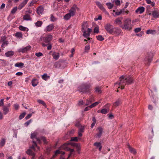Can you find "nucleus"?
I'll return each instance as SVG.
<instances>
[{
	"instance_id": "nucleus-1",
	"label": "nucleus",
	"mask_w": 159,
	"mask_h": 159,
	"mask_svg": "<svg viewBox=\"0 0 159 159\" xmlns=\"http://www.w3.org/2000/svg\"><path fill=\"white\" fill-rule=\"evenodd\" d=\"M120 82H117L116 84H118L119 86L118 88H121V89H124L125 86L127 84H129L131 83L133 80L131 76H127L125 75H123L120 78Z\"/></svg>"
},
{
	"instance_id": "nucleus-2",
	"label": "nucleus",
	"mask_w": 159,
	"mask_h": 159,
	"mask_svg": "<svg viewBox=\"0 0 159 159\" xmlns=\"http://www.w3.org/2000/svg\"><path fill=\"white\" fill-rule=\"evenodd\" d=\"M38 134V132L37 131H35L31 133V138L33 140L32 143H33V142L34 141H35V143L36 144H37L36 143H40L41 141H43L44 143H46V139L45 137H42L40 138V139H39L37 138Z\"/></svg>"
},
{
	"instance_id": "nucleus-3",
	"label": "nucleus",
	"mask_w": 159,
	"mask_h": 159,
	"mask_svg": "<svg viewBox=\"0 0 159 159\" xmlns=\"http://www.w3.org/2000/svg\"><path fill=\"white\" fill-rule=\"evenodd\" d=\"M131 19L127 18L124 20V24L121 25L120 27L123 29L130 30L133 27V25L131 24Z\"/></svg>"
},
{
	"instance_id": "nucleus-4",
	"label": "nucleus",
	"mask_w": 159,
	"mask_h": 159,
	"mask_svg": "<svg viewBox=\"0 0 159 159\" xmlns=\"http://www.w3.org/2000/svg\"><path fill=\"white\" fill-rule=\"evenodd\" d=\"M33 149L34 151L36 152L39 150V148L37 145V144L35 143V141H34L32 145L28 149L26 152V153L29 155L32 156H35V154L34 153L31 149Z\"/></svg>"
},
{
	"instance_id": "nucleus-5",
	"label": "nucleus",
	"mask_w": 159,
	"mask_h": 159,
	"mask_svg": "<svg viewBox=\"0 0 159 159\" xmlns=\"http://www.w3.org/2000/svg\"><path fill=\"white\" fill-rule=\"evenodd\" d=\"M70 145L73 146V143L71 142H67L65 143H64L61 146V148H60L61 150V149H62L66 151L70 152V153L67 159H68L69 157H70L72 154L73 152H74V149H70L69 148V146Z\"/></svg>"
},
{
	"instance_id": "nucleus-6",
	"label": "nucleus",
	"mask_w": 159,
	"mask_h": 159,
	"mask_svg": "<svg viewBox=\"0 0 159 159\" xmlns=\"http://www.w3.org/2000/svg\"><path fill=\"white\" fill-rule=\"evenodd\" d=\"M91 85L90 84H83L78 88L79 91L83 93H89L90 92L89 88Z\"/></svg>"
},
{
	"instance_id": "nucleus-7",
	"label": "nucleus",
	"mask_w": 159,
	"mask_h": 159,
	"mask_svg": "<svg viewBox=\"0 0 159 159\" xmlns=\"http://www.w3.org/2000/svg\"><path fill=\"white\" fill-rule=\"evenodd\" d=\"M52 39V36L51 34H48L44 37H41V40L45 43H49Z\"/></svg>"
},
{
	"instance_id": "nucleus-8",
	"label": "nucleus",
	"mask_w": 159,
	"mask_h": 159,
	"mask_svg": "<svg viewBox=\"0 0 159 159\" xmlns=\"http://www.w3.org/2000/svg\"><path fill=\"white\" fill-rule=\"evenodd\" d=\"M79 10V8L75 4H74L69 10V13L73 16H74L77 11Z\"/></svg>"
},
{
	"instance_id": "nucleus-9",
	"label": "nucleus",
	"mask_w": 159,
	"mask_h": 159,
	"mask_svg": "<svg viewBox=\"0 0 159 159\" xmlns=\"http://www.w3.org/2000/svg\"><path fill=\"white\" fill-rule=\"evenodd\" d=\"M31 47L29 45L25 47H22L20 48L18 50V52H21L23 53L26 52L27 51L30 50L31 49Z\"/></svg>"
},
{
	"instance_id": "nucleus-10",
	"label": "nucleus",
	"mask_w": 159,
	"mask_h": 159,
	"mask_svg": "<svg viewBox=\"0 0 159 159\" xmlns=\"http://www.w3.org/2000/svg\"><path fill=\"white\" fill-rule=\"evenodd\" d=\"M113 27L110 23H108L104 26V28L107 33L111 34Z\"/></svg>"
},
{
	"instance_id": "nucleus-11",
	"label": "nucleus",
	"mask_w": 159,
	"mask_h": 159,
	"mask_svg": "<svg viewBox=\"0 0 159 159\" xmlns=\"http://www.w3.org/2000/svg\"><path fill=\"white\" fill-rule=\"evenodd\" d=\"M121 30L120 29L118 28L113 27L112 28V30L111 34H116L117 35H119L121 33Z\"/></svg>"
},
{
	"instance_id": "nucleus-12",
	"label": "nucleus",
	"mask_w": 159,
	"mask_h": 159,
	"mask_svg": "<svg viewBox=\"0 0 159 159\" xmlns=\"http://www.w3.org/2000/svg\"><path fill=\"white\" fill-rule=\"evenodd\" d=\"M83 33V36L85 38L88 37L90 35L91 32L92 31L91 29H88L87 30L82 31Z\"/></svg>"
},
{
	"instance_id": "nucleus-13",
	"label": "nucleus",
	"mask_w": 159,
	"mask_h": 159,
	"mask_svg": "<svg viewBox=\"0 0 159 159\" xmlns=\"http://www.w3.org/2000/svg\"><path fill=\"white\" fill-rule=\"evenodd\" d=\"M43 11L44 8L43 7L40 6L37 8L36 12L39 15H40L43 14Z\"/></svg>"
},
{
	"instance_id": "nucleus-14",
	"label": "nucleus",
	"mask_w": 159,
	"mask_h": 159,
	"mask_svg": "<svg viewBox=\"0 0 159 159\" xmlns=\"http://www.w3.org/2000/svg\"><path fill=\"white\" fill-rule=\"evenodd\" d=\"M53 58L55 60H58L60 57V54L59 52H53L52 54Z\"/></svg>"
},
{
	"instance_id": "nucleus-15",
	"label": "nucleus",
	"mask_w": 159,
	"mask_h": 159,
	"mask_svg": "<svg viewBox=\"0 0 159 159\" xmlns=\"http://www.w3.org/2000/svg\"><path fill=\"white\" fill-rule=\"evenodd\" d=\"M61 154L64 155L65 154V152H64L61 151V149H58L55 152V154L50 159H54V157L58 154Z\"/></svg>"
},
{
	"instance_id": "nucleus-16",
	"label": "nucleus",
	"mask_w": 159,
	"mask_h": 159,
	"mask_svg": "<svg viewBox=\"0 0 159 159\" xmlns=\"http://www.w3.org/2000/svg\"><path fill=\"white\" fill-rule=\"evenodd\" d=\"M28 0H23V1L20 4L18 7V9L20 10L26 4Z\"/></svg>"
},
{
	"instance_id": "nucleus-17",
	"label": "nucleus",
	"mask_w": 159,
	"mask_h": 159,
	"mask_svg": "<svg viewBox=\"0 0 159 159\" xmlns=\"http://www.w3.org/2000/svg\"><path fill=\"white\" fill-rule=\"evenodd\" d=\"M88 24L87 22H84L82 25V31L87 30L88 28Z\"/></svg>"
},
{
	"instance_id": "nucleus-18",
	"label": "nucleus",
	"mask_w": 159,
	"mask_h": 159,
	"mask_svg": "<svg viewBox=\"0 0 159 159\" xmlns=\"http://www.w3.org/2000/svg\"><path fill=\"white\" fill-rule=\"evenodd\" d=\"M123 19L122 17H118L115 20V23L118 25H121L122 24V20Z\"/></svg>"
},
{
	"instance_id": "nucleus-19",
	"label": "nucleus",
	"mask_w": 159,
	"mask_h": 159,
	"mask_svg": "<svg viewBox=\"0 0 159 159\" xmlns=\"http://www.w3.org/2000/svg\"><path fill=\"white\" fill-rule=\"evenodd\" d=\"M145 10V8L143 7H141L138 8L135 11L136 13H139V14L142 13Z\"/></svg>"
},
{
	"instance_id": "nucleus-20",
	"label": "nucleus",
	"mask_w": 159,
	"mask_h": 159,
	"mask_svg": "<svg viewBox=\"0 0 159 159\" xmlns=\"http://www.w3.org/2000/svg\"><path fill=\"white\" fill-rule=\"evenodd\" d=\"M152 16L154 18H159V11L156 10L153 11Z\"/></svg>"
},
{
	"instance_id": "nucleus-21",
	"label": "nucleus",
	"mask_w": 159,
	"mask_h": 159,
	"mask_svg": "<svg viewBox=\"0 0 159 159\" xmlns=\"http://www.w3.org/2000/svg\"><path fill=\"white\" fill-rule=\"evenodd\" d=\"M98 132L97 135L98 138H100L103 132V129L102 127H100L98 128Z\"/></svg>"
},
{
	"instance_id": "nucleus-22",
	"label": "nucleus",
	"mask_w": 159,
	"mask_h": 159,
	"mask_svg": "<svg viewBox=\"0 0 159 159\" xmlns=\"http://www.w3.org/2000/svg\"><path fill=\"white\" fill-rule=\"evenodd\" d=\"M53 28V25L52 24H50L46 27L45 31H46L50 32L51 31Z\"/></svg>"
},
{
	"instance_id": "nucleus-23",
	"label": "nucleus",
	"mask_w": 159,
	"mask_h": 159,
	"mask_svg": "<svg viewBox=\"0 0 159 159\" xmlns=\"http://www.w3.org/2000/svg\"><path fill=\"white\" fill-rule=\"evenodd\" d=\"M38 83V81L36 79H33L31 81L32 85L33 87H35L37 86Z\"/></svg>"
},
{
	"instance_id": "nucleus-24",
	"label": "nucleus",
	"mask_w": 159,
	"mask_h": 159,
	"mask_svg": "<svg viewBox=\"0 0 159 159\" xmlns=\"http://www.w3.org/2000/svg\"><path fill=\"white\" fill-rule=\"evenodd\" d=\"M73 146H75L76 147L77 151L78 153H80V151L81 149V147L80 145V144L73 143Z\"/></svg>"
},
{
	"instance_id": "nucleus-25",
	"label": "nucleus",
	"mask_w": 159,
	"mask_h": 159,
	"mask_svg": "<svg viewBox=\"0 0 159 159\" xmlns=\"http://www.w3.org/2000/svg\"><path fill=\"white\" fill-rule=\"evenodd\" d=\"M121 103V102L120 100L118 99L115 102L113 103V105L114 107H116L120 105Z\"/></svg>"
},
{
	"instance_id": "nucleus-26",
	"label": "nucleus",
	"mask_w": 159,
	"mask_h": 159,
	"mask_svg": "<svg viewBox=\"0 0 159 159\" xmlns=\"http://www.w3.org/2000/svg\"><path fill=\"white\" fill-rule=\"evenodd\" d=\"M15 36L17 38L21 39L22 38L23 35L21 32H18L15 34Z\"/></svg>"
},
{
	"instance_id": "nucleus-27",
	"label": "nucleus",
	"mask_w": 159,
	"mask_h": 159,
	"mask_svg": "<svg viewBox=\"0 0 159 159\" xmlns=\"http://www.w3.org/2000/svg\"><path fill=\"white\" fill-rule=\"evenodd\" d=\"M3 113L4 115L7 114L9 112V109L7 107L4 106L3 107Z\"/></svg>"
},
{
	"instance_id": "nucleus-28",
	"label": "nucleus",
	"mask_w": 159,
	"mask_h": 159,
	"mask_svg": "<svg viewBox=\"0 0 159 159\" xmlns=\"http://www.w3.org/2000/svg\"><path fill=\"white\" fill-rule=\"evenodd\" d=\"M23 19L24 20H31V19L30 18V16L28 14H26L24 16Z\"/></svg>"
},
{
	"instance_id": "nucleus-29",
	"label": "nucleus",
	"mask_w": 159,
	"mask_h": 159,
	"mask_svg": "<svg viewBox=\"0 0 159 159\" xmlns=\"http://www.w3.org/2000/svg\"><path fill=\"white\" fill-rule=\"evenodd\" d=\"M14 54V52L12 51H8L5 53L6 56L7 57H10L13 56Z\"/></svg>"
},
{
	"instance_id": "nucleus-30",
	"label": "nucleus",
	"mask_w": 159,
	"mask_h": 159,
	"mask_svg": "<svg viewBox=\"0 0 159 159\" xmlns=\"http://www.w3.org/2000/svg\"><path fill=\"white\" fill-rule=\"evenodd\" d=\"M96 4L98 7L101 10H102L104 8L102 4L99 2H96Z\"/></svg>"
},
{
	"instance_id": "nucleus-31",
	"label": "nucleus",
	"mask_w": 159,
	"mask_h": 159,
	"mask_svg": "<svg viewBox=\"0 0 159 159\" xmlns=\"http://www.w3.org/2000/svg\"><path fill=\"white\" fill-rule=\"evenodd\" d=\"M19 29L20 30L23 31H28L29 30V29L27 28L22 25L20 26L19 27Z\"/></svg>"
},
{
	"instance_id": "nucleus-32",
	"label": "nucleus",
	"mask_w": 159,
	"mask_h": 159,
	"mask_svg": "<svg viewBox=\"0 0 159 159\" xmlns=\"http://www.w3.org/2000/svg\"><path fill=\"white\" fill-rule=\"evenodd\" d=\"M73 16L69 12L66 14L64 16V18L66 20H68L70 18Z\"/></svg>"
},
{
	"instance_id": "nucleus-33",
	"label": "nucleus",
	"mask_w": 159,
	"mask_h": 159,
	"mask_svg": "<svg viewBox=\"0 0 159 159\" xmlns=\"http://www.w3.org/2000/svg\"><path fill=\"white\" fill-rule=\"evenodd\" d=\"M42 45L44 47H45L47 45H48V46L47 47V49L48 50H51L52 48V45L50 43H47V44H45L44 43H42Z\"/></svg>"
},
{
	"instance_id": "nucleus-34",
	"label": "nucleus",
	"mask_w": 159,
	"mask_h": 159,
	"mask_svg": "<svg viewBox=\"0 0 159 159\" xmlns=\"http://www.w3.org/2000/svg\"><path fill=\"white\" fill-rule=\"evenodd\" d=\"M156 31L155 30H148L146 31V33L147 34H154L156 33Z\"/></svg>"
},
{
	"instance_id": "nucleus-35",
	"label": "nucleus",
	"mask_w": 159,
	"mask_h": 159,
	"mask_svg": "<svg viewBox=\"0 0 159 159\" xmlns=\"http://www.w3.org/2000/svg\"><path fill=\"white\" fill-rule=\"evenodd\" d=\"M35 24L36 27H40L42 26L43 24V22L39 20L36 22Z\"/></svg>"
},
{
	"instance_id": "nucleus-36",
	"label": "nucleus",
	"mask_w": 159,
	"mask_h": 159,
	"mask_svg": "<svg viewBox=\"0 0 159 159\" xmlns=\"http://www.w3.org/2000/svg\"><path fill=\"white\" fill-rule=\"evenodd\" d=\"M128 148L129 150V151L132 153L135 154L136 153V151L133 148H132L130 146H128Z\"/></svg>"
},
{
	"instance_id": "nucleus-37",
	"label": "nucleus",
	"mask_w": 159,
	"mask_h": 159,
	"mask_svg": "<svg viewBox=\"0 0 159 159\" xmlns=\"http://www.w3.org/2000/svg\"><path fill=\"white\" fill-rule=\"evenodd\" d=\"M50 78V76L48 75L47 74H44L42 76V78L45 80H46L48 79H49Z\"/></svg>"
},
{
	"instance_id": "nucleus-38",
	"label": "nucleus",
	"mask_w": 159,
	"mask_h": 159,
	"mask_svg": "<svg viewBox=\"0 0 159 159\" xmlns=\"http://www.w3.org/2000/svg\"><path fill=\"white\" fill-rule=\"evenodd\" d=\"M24 65V64L23 63H17L15 64V66L16 67H22Z\"/></svg>"
},
{
	"instance_id": "nucleus-39",
	"label": "nucleus",
	"mask_w": 159,
	"mask_h": 159,
	"mask_svg": "<svg viewBox=\"0 0 159 159\" xmlns=\"http://www.w3.org/2000/svg\"><path fill=\"white\" fill-rule=\"evenodd\" d=\"M100 102L101 101H99L98 102H96L94 103H93V104H92V105H90L89 106V107L90 108H92L97 105L99 103H100Z\"/></svg>"
},
{
	"instance_id": "nucleus-40",
	"label": "nucleus",
	"mask_w": 159,
	"mask_h": 159,
	"mask_svg": "<svg viewBox=\"0 0 159 159\" xmlns=\"http://www.w3.org/2000/svg\"><path fill=\"white\" fill-rule=\"evenodd\" d=\"M61 66V64L58 62H55L54 65V67L56 68H59Z\"/></svg>"
},
{
	"instance_id": "nucleus-41",
	"label": "nucleus",
	"mask_w": 159,
	"mask_h": 159,
	"mask_svg": "<svg viewBox=\"0 0 159 159\" xmlns=\"http://www.w3.org/2000/svg\"><path fill=\"white\" fill-rule=\"evenodd\" d=\"M97 39L99 41H102L104 40V38L102 35H99L96 36Z\"/></svg>"
},
{
	"instance_id": "nucleus-42",
	"label": "nucleus",
	"mask_w": 159,
	"mask_h": 159,
	"mask_svg": "<svg viewBox=\"0 0 159 159\" xmlns=\"http://www.w3.org/2000/svg\"><path fill=\"white\" fill-rule=\"evenodd\" d=\"M5 143V140L4 139H2L0 142V147H2L3 146Z\"/></svg>"
},
{
	"instance_id": "nucleus-43",
	"label": "nucleus",
	"mask_w": 159,
	"mask_h": 159,
	"mask_svg": "<svg viewBox=\"0 0 159 159\" xmlns=\"http://www.w3.org/2000/svg\"><path fill=\"white\" fill-rule=\"evenodd\" d=\"M106 5L108 7V8L109 9L112 8L113 7V5L110 2H107L106 3Z\"/></svg>"
},
{
	"instance_id": "nucleus-44",
	"label": "nucleus",
	"mask_w": 159,
	"mask_h": 159,
	"mask_svg": "<svg viewBox=\"0 0 159 159\" xmlns=\"http://www.w3.org/2000/svg\"><path fill=\"white\" fill-rule=\"evenodd\" d=\"M37 102L39 104H42L44 107H46V104L43 101L39 99L37 100Z\"/></svg>"
},
{
	"instance_id": "nucleus-45",
	"label": "nucleus",
	"mask_w": 159,
	"mask_h": 159,
	"mask_svg": "<svg viewBox=\"0 0 159 159\" xmlns=\"http://www.w3.org/2000/svg\"><path fill=\"white\" fill-rule=\"evenodd\" d=\"M8 44V41H5L4 42H3V43L1 45V47L3 48H5V47H6L7 46V45Z\"/></svg>"
},
{
	"instance_id": "nucleus-46",
	"label": "nucleus",
	"mask_w": 159,
	"mask_h": 159,
	"mask_svg": "<svg viewBox=\"0 0 159 159\" xmlns=\"http://www.w3.org/2000/svg\"><path fill=\"white\" fill-rule=\"evenodd\" d=\"M90 49V46L89 45L85 46L84 48V52H88Z\"/></svg>"
},
{
	"instance_id": "nucleus-47",
	"label": "nucleus",
	"mask_w": 159,
	"mask_h": 159,
	"mask_svg": "<svg viewBox=\"0 0 159 159\" xmlns=\"http://www.w3.org/2000/svg\"><path fill=\"white\" fill-rule=\"evenodd\" d=\"M26 114V113L25 112H24L22 113L19 116V120H21L23 119L25 116Z\"/></svg>"
},
{
	"instance_id": "nucleus-48",
	"label": "nucleus",
	"mask_w": 159,
	"mask_h": 159,
	"mask_svg": "<svg viewBox=\"0 0 159 159\" xmlns=\"http://www.w3.org/2000/svg\"><path fill=\"white\" fill-rule=\"evenodd\" d=\"M100 112L102 114H106L107 113V110L106 109L103 108L100 111Z\"/></svg>"
},
{
	"instance_id": "nucleus-49",
	"label": "nucleus",
	"mask_w": 159,
	"mask_h": 159,
	"mask_svg": "<svg viewBox=\"0 0 159 159\" xmlns=\"http://www.w3.org/2000/svg\"><path fill=\"white\" fill-rule=\"evenodd\" d=\"M94 32L95 33H98L99 32V29L98 26L96 27L94 30Z\"/></svg>"
},
{
	"instance_id": "nucleus-50",
	"label": "nucleus",
	"mask_w": 159,
	"mask_h": 159,
	"mask_svg": "<svg viewBox=\"0 0 159 159\" xmlns=\"http://www.w3.org/2000/svg\"><path fill=\"white\" fill-rule=\"evenodd\" d=\"M17 10V7H14L11 11V13L14 14Z\"/></svg>"
},
{
	"instance_id": "nucleus-51",
	"label": "nucleus",
	"mask_w": 159,
	"mask_h": 159,
	"mask_svg": "<svg viewBox=\"0 0 159 159\" xmlns=\"http://www.w3.org/2000/svg\"><path fill=\"white\" fill-rule=\"evenodd\" d=\"M95 92L98 93H101V91L100 88L97 87L95 89Z\"/></svg>"
},
{
	"instance_id": "nucleus-52",
	"label": "nucleus",
	"mask_w": 159,
	"mask_h": 159,
	"mask_svg": "<svg viewBox=\"0 0 159 159\" xmlns=\"http://www.w3.org/2000/svg\"><path fill=\"white\" fill-rule=\"evenodd\" d=\"M32 120L31 119L29 120L28 121L26 122L25 124L24 125L26 126H27L28 125H29L32 122Z\"/></svg>"
},
{
	"instance_id": "nucleus-53",
	"label": "nucleus",
	"mask_w": 159,
	"mask_h": 159,
	"mask_svg": "<svg viewBox=\"0 0 159 159\" xmlns=\"http://www.w3.org/2000/svg\"><path fill=\"white\" fill-rule=\"evenodd\" d=\"M37 1V0H32L30 4V6H33V4L36 3Z\"/></svg>"
},
{
	"instance_id": "nucleus-54",
	"label": "nucleus",
	"mask_w": 159,
	"mask_h": 159,
	"mask_svg": "<svg viewBox=\"0 0 159 159\" xmlns=\"http://www.w3.org/2000/svg\"><path fill=\"white\" fill-rule=\"evenodd\" d=\"M57 20V19L55 18L52 15H51V16L50 17V20L52 21H54L55 20Z\"/></svg>"
},
{
	"instance_id": "nucleus-55",
	"label": "nucleus",
	"mask_w": 159,
	"mask_h": 159,
	"mask_svg": "<svg viewBox=\"0 0 159 159\" xmlns=\"http://www.w3.org/2000/svg\"><path fill=\"white\" fill-rule=\"evenodd\" d=\"M84 127L83 126H81L79 129V131L83 133L84 132Z\"/></svg>"
},
{
	"instance_id": "nucleus-56",
	"label": "nucleus",
	"mask_w": 159,
	"mask_h": 159,
	"mask_svg": "<svg viewBox=\"0 0 159 159\" xmlns=\"http://www.w3.org/2000/svg\"><path fill=\"white\" fill-rule=\"evenodd\" d=\"M114 2L115 4L117 6L120 5V2L119 0H114Z\"/></svg>"
},
{
	"instance_id": "nucleus-57",
	"label": "nucleus",
	"mask_w": 159,
	"mask_h": 159,
	"mask_svg": "<svg viewBox=\"0 0 159 159\" xmlns=\"http://www.w3.org/2000/svg\"><path fill=\"white\" fill-rule=\"evenodd\" d=\"M141 30V28H137L135 29L134 32L135 33H138Z\"/></svg>"
},
{
	"instance_id": "nucleus-58",
	"label": "nucleus",
	"mask_w": 159,
	"mask_h": 159,
	"mask_svg": "<svg viewBox=\"0 0 159 159\" xmlns=\"http://www.w3.org/2000/svg\"><path fill=\"white\" fill-rule=\"evenodd\" d=\"M35 55L37 57H41L43 55V53L40 52L36 53Z\"/></svg>"
},
{
	"instance_id": "nucleus-59",
	"label": "nucleus",
	"mask_w": 159,
	"mask_h": 159,
	"mask_svg": "<svg viewBox=\"0 0 159 159\" xmlns=\"http://www.w3.org/2000/svg\"><path fill=\"white\" fill-rule=\"evenodd\" d=\"M78 140V138L77 137H72L71 139V141H77Z\"/></svg>"
},
{
	"instance_id": "nucleus-60",
	"label": "nucleus",
	"mask_w": 159,
	"mask_h": 159,
	"mask_svg": "<svg viewBox=\"0 0 159 159\" xmlns=\"http://www.w3.org/2000/svg\"><path fill=\"white\" fill-rule=\"evenodd\" d=\"M102 11L103 12H104L106 15L108 16L109 15V13L106 10L105 8Z\"/></svg>"
},
{
	"instance_id": "nucleus-61",
	"label": "nucleus",
	"mask_w": 159,
	"mask_h": 159,
	"mask_svg": "<svg viewBox=\"0 0 159 159\" xmlns=\"http://www.w3.org/2000/svg\"><path fill=\"white\" fill-rule=\"evenodd\" d=\"M14 107L15 110H17L19 108V106L16 103L14 105Z\"/></svg>"
},
{
	"instance_id": "nucleus-62",
	"label": "nucleus",
	"mask_w": 159,
	"mask_h": 159,
	"mask_svg": "<svg viewBox=\"0 0 159 159\" xmlns=\"http://www.w3.org/2000/svg\"><path fill=\"white\" fill-rule=\"evenodd\" d=\"M102 19V16H99L98 18H94V20L95 21H97L98 20H101Z\"/></svg>"
},
{
	"instance_id": "nucleus-63",
	"label": "nucleus",
	"mask_w": 159,
	"mask_h": 159,
	"mask_svg": "<svg viewBox=\"0 0 159 159\" xmlns=\"http://www.w3.org/2000/svg\"><path fill=\"white\" fill-rule=\"evenodd\" d=\"M123 12V10H121L119 12H116L115 13L116 15L118 16L121 14Z\"/></svg>"
},
{
	"instance_id": "nucleus-64",
	"label": "nucleus",
	"mask_w": 159,
	"mask_h": 159,
	"mask_svg": "<svg viewBox=\"0 0 159 159\" xmlns=\"http://www.w3.org/2000/svg\"><path fill=\"white\" fill-rule=\"evenodd\" d=\"M32 116V114H28L26 117H25V119L26 120H27L30 118L31 116Z\"/></svg>"
}]
</instances>
